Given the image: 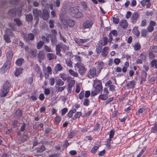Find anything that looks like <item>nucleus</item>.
Listing matches in <instances>:
<instances>
[{
	"label": "nucleus",
	"mask_w": 157,
	"mask_h": 157,
	"mask_svg": "<svg viewBox=\"0 0 157 157\" xmlns=\"http://www.w3.org/2000/svg\"><path fill=\"white\" fill-rule=\"evenodd\" d=\"M102 87L101 84H99L95 88V90L97 91L98 92L101 91L102 89Z\"/></svg>",
	"instance_id": "obj_35"
},
{
	"label": "nucleus",
	"mask_w": 157,
	"mask_h": 157,
	"mask_svg": "<svg viewBox=\"0 0 157 157\" xmlns=\"http://www.w3.org/2000/svg\"><path fill=\"white\" fill-rule=\"evenodd\" d=\"M135 83V82L134 80L131 81L128 83L126 86L128 87V88H132L134 86Z\"/></svg>",
	"instance_id": "obj_24"
},
{
	"label": "nucleus",
	"mask_w": 157,
	"mask_h": 157,
	"mask_svg": "<svg viewBox=\"0 0 157 157\" xmlns=\"http://www.w3.org/2000/svg\"><path fill=\"white\" fill-rule=\"evenodd\" d=\"M75 67L78 68V71L79 74L81 75H83L86 72V69L85 68L83 64H78L75 65Z\"/></svg>",
	"instance_id": "obj_2"
},
{
	"label": "nucleus",
	"mask_w": 157,
	"mask_h": 157,
	"mask_svg": "<svg viewBox=\"0 0 157 157\" xmlns=\"http://www.w3.org/2000/svg\"><path fill=\"white\" fill-rule=\"evenodd\" d=\"M157 60L156 59H154L152 60L151 63V64L152 67H155V68H157Z\"/></svg>",
	"instance_id": "obj_32"
},
{
	"label": "nucleus",
	"mask_w": 157,
	"mask_h": 157,
	"mask_svg": "<svg viewBox=\"0 0 157 157\" xmlns=\"http://www.w3.org/2000/svg\"><path fill=\"white\" fill-rule=\"evenodd\" d=\"M23 69L19 68L17 69L14 72V75L16 76H18L21 73Z\"/></svg>",
	"instance_id": "obj_27"
},
{
	"label": "nucleus",
	"mask_w": 157,
	"mask_h": 157,
	"mask_svg": "<svg viewBox=\"0 0 157 157\" xmlns=\"http://www.w3.org/2000/svg\"><path fill=\"white\" fill-rule=\"evenodd\" d=\"M51 41L52 45H54L56 43V40L55 36H53L51 38Z\"/></svg>",
	"instance_id": "obj_45"
},
{
	"label": "nucleus",
	"mask_w": 157,
	"mask_h": 157,
	"mask_svg": "<svg viewBox=\"0 0 157 157\" xmlns=\"http://www.w3.org/2000/svg\"><path fill=\"white\" fill-rule=\"evenodd\" d=\"M16 114L18 117H21L22 115L21 111L20 110H17L16 112Z\"/></svg>",
	"instance_id": "obj_61"
},
{
	"label": "nucleus",
	"mask_w": 157,
	"mask_h": 157,
	"mask_svg": "<svg viewBox=\"0 0 157 157\" xmlns=\"http://www.w3.org/2000/svg\"><path fill=\"white\" fill-rule=\"evenodd\" d=\"M10 86V82L6 81L4 84L3 89L1 90L2 96L5 97L7 95L9 90V88Z\"/></svg>",
	"instance_id": "obj_1"
},
{
	"label": "nucleus",
	"mask_w": 157,
	"mask_h": 157,
	"mask_svg": "<svg viewBox=\"0 0 157 157\" xmlns=\"http://www.w3.org/2000/svg\"><path fill=\"white\" fill-rule=\"evenodd\" d=\"M135 50L137 51L139 50L141 48V46L139 43H136L134 46Z\"/></svg>",
	"instance_id": "obj_28"
},
{
	"label": "nucleus",
	"mask_w": 157,
	"mask_h": 157,
	"mask_svg": "<svg viewBox=\"0 0 157 157\" xmlns=\"http://www.w3.org/2000/svg\"><path fill=\"white\" fill-rule=\"evenodd\" d=\"M63 67L61 65L59 64H57L54 68V71L56 73H57L58 71L62 70Z\"/></svg>",
	"instance_id": "obj_14"
},
{
	"label": "nucleus",
	"mask_w": 157,
	"mask_h": 157,
	"mask_svg": "<svg viewBox=\"0 0 157 157\" xmlns=\"http://www.w3.org/2000/svg\"><path fill=\"white\" fill-rule=\"evenodd\" d=\"M75 59L77 62L75 65H76L78 64H82V63H81V59L80 57L79 56H76L75 57Z\"/></svg>",
	"instance_id": "obj_34"
},
{
	"label": "nucleus",
	"mask_w": 157,
	"mask_h": 157,
	"mask_svg": "<svg viewBox=\"0 0 157 157\" xmlns=\"http://www.w3.org/2000/svg\"><path fill=\"white\" fill-rule=\"evenodd\" d=\"M101 47H100L99 48H97L96 49V51L97 54H99L101 52V51H102L101 47L102 46V43H101Z\"/></svg>",
	"instance_id": "obj_58"
},
{
	"label": "nucleus",
	"mask_w": 157,
	"mask_h": 157,
	"mask_svg": "<svg viewBox=\"0 0 157 157\" xmlns=\"http://www.w3.org/2000/svg\"><path fill=\"white\" fill-rule=\"evenodd\" d=\"M27 135L25 134L22 137H19L18 138V140H20L22 142H24L27 140Z\"/></svg>",
	"instance_id": "obj_38"
},
{
	"label": "nucleus",
	"mask_w": 157,
	"mask_h": 157,
	"mask_svg": "<svg viewBox=\"0 0 157 157\" xmlns=\"http://www.w3.org/2000/svg\"><path fill=\"white\" fill-rule=\"evenodd\" d=\"M4 39L5 40L7 43H10L11 42V40L7 34H5L4 35Z\"/></svg>",
	"instance_id": "obj_48"
},
{
	"label": "nucleus",
	"mask_w": 157,
	"mask_h": 157,
	"mask_svg": "<svg viewBox=\"0 0 157 157\" xmlns=\"http://www.w3.org/2000/svg\"><path fill=\"white\" fill-rule=\"evenodd\" d=\"M101 144L100 143L97 144L95 145L93 147L91 150V152L92 153H94L96 152V151L98 150V148L101 146Z\"/></svg>",
	"instance_id": "obj_15"
},
{
	"label": "nucleus",
	"mask_w": 157,
	"mask_h": 157,
	"mask_svg": "<svg viewBox=\"0 0 157 157\" xmlns=\"http://www.w3.org/2000/svg\"><path fill=\"white\" fill-rule=\"evenodd\" d=\"M46 149L45 147L44 146L42 145L40 147H38L36 149L37 152L41 153L44 151Z\"/></svg>",
	"instance_id": "obj_26"
},
{
	"label": "nucleus",
	"mask_w": 157,
	"mask_h": 157,
	"mask_svg": "<svg viewBox=\"0 0 157 157\" xmlns=\"http://www.w3.org/2000/svg\"><path fill=\"white\" fill-rule=\"evenodd\" d=\"M138 15V13L137 12L134 13L132 14L131 17V20L132 22H134L137 19Z\"/></svg>",
	"instance_id": "obj_17"
},
{
	"label": "nucleus",
	"mask_w": 157,
	"mask_h": 157,
	"mask_svg": "<svg viewBox=\"0 0 157 157\" xmlns=\"http://www.w3.org/2000/svg\"><path fill=\"white\" fill-rule=\"evenodd\" d=\"M16 11V9L15 8L11 9L9 11L8 14L11 16L14 17L15 16Z\"/></svg>",
	"instance_id": "obj_19"
},
{
	"label": "nucleus",
	"mask_w": 157,
	"mask_h": 157,
	"mask_svg": "<svg viewBox=\"0 0 157 157\" xmlns=\"http://www.w3.org/2000/svg\"><path fill=\"white\" fill-rule=\"evenodd\" d=\"M88 40L87 39H78L77 40L75 41L76 43L78 45L81 44V43H85L87 42Z\"/></svg>",
	"instance_id": "obj_22"
},
{
	"label": "nucleus",
	"mask_w": 157,
	"mask_h": 157,
	"mask_svg": "<svg viewBox=\"0 0 157 157\" xmlns=\"http://www.w3.org/2000/svg\"><path fill=\"white\" fill-rule=\"evenodd\" d=\"M26 20L29 22H31L33 19V17L32 14H29L26 16Z\"/></svg>",
	"instance_id": "obj_36"
},
{
	"label": "nucleus",
	"mask_w": 157,
	"mask_h": 157,
	"mask_svg": "<svg viewBox=\"0 0 157 157\" xmlns=\"http://www.w3.org/2000/svg\"><path fill=\"white\" fill-rule=\"evenodd\" d=\"M33 13L35 17L38 19L39 17H40L42 12L40 10H38L37 9H33Z\"/></svg>",
	"instance_id": "obj_6"
},
{
	"label": "nucleus",
	"mask_w": 157,
	"mask_h": 157,
	"mask_svg": "<svg viewBox=\"0 0 157 157\" xmlns=\"http://www.w3.org/2000/svg\"><path fill=\"white\" fill-rule=\"evenodd\" d=\"M66 62L67 65L69 67H72V62L70 58L67 59L66 60Z\"/></svg>",
	"instance_id": "obj_33"
},
{
	"label": "nucleus",
	"mask_w": 157,
	"mask_h": 157,
	"mask_svg": "<svg viewBox=\"0 0 157 157\" xmlns=\"http://www.w3.org/2000/svg\"><path fill=\"white\" fill-rule=\"evenodd\" d=\"M147 31L146 29H143L141 32V35L142 36L145 37L147 35Z\"/></svg>",
	"instance_id": "obj_53"
},
{
	"label": "nucleus",
	"mask_w": 157,
	"mask_h": 157,
	"mask_svg": "<svg viewBox=\"0 0 157 157\" xmlns=\"http://www.w3.org/2000/svg\"><path fill=\"white\" fill-rule=\"evenodd\" d=\"M61 23L63 25V27L65 29H68L67 21H66V20H65L61 22Z\"/></svg>",
	"instance_id": "obj_43"
},
{
	"label": "nucleus",
	"mask_w": 157,
	"mask_h": 157,
	"mask_svg": "<svg viewBox=\"0 0 157 157\" xmlns=\"http://www.w3.org/2000/svg\"><path fill=\"white\" fill-rule=\"evenodd\" d=\"M132 33L133 34L136 35L138 37L140 35V32L137 29V28L136 27H135L133 28L132 30Z\"/></svg>",
	"instance_id": "obj_29"
},
{
	"label": "nucleus",
	"mask_w": 157,
	"mask_h": 157,
	"mask_svg": "<svg viewBox=\"0 0 157 157\" xmlns=\"http://www.w3.org/2000/svg\"><path fill=\"white\" fill-rule=\"evenodd\" d=\"M156 25V23L155 21H150L149 24L147 27V30L149 32H152L154 29V26Z\"/></svg>",
	"instance_id": "obj_9"
},
{
	"label": "nucleus",
	"mask_w": 157,
	"mask_h": 157,
	"mask_svg": "<svg viewBox=\"0 0 157 157\" xmlns=\"http://www.w3.org/2000/svg\"><path fill=\"white\" fill-rule=\"evenodd\" d=\"M64 83L62 81L61 79H59L57 81L56 84L59 86H62L64 84Z\"/></svg>",
	"instance_id": "obj_44"
},
{
	"label": "nucleus",
	"mask_w": 157,
	"mask_h": 157,
	"mask_svg": "<svg viewBox=\"0 0 157 157\" xmlns=\"http://www.w3.org/2000/svg\"><path fill=\"white\" fill-rule=\"evenodd\" d=\"M6 34H7V35H10L12 36L13 35L12 34H13V33H12V31L11 29H6Z\"/></svg>",
	"instance_id": "obj_50"
},
{
	"label": "nucleus",
	"mask_w": 157,
	"mask_h": 157,
	"mask_svg": "<svg viewBox=\"0 0 157 157\" xmlns=\"http://www.w3.org/2000/svg\"><path fill=\"white\" fill-rule=\"evenodd\" d=\"M38 58L41 59H43L45 57L44 52L42 50L39 51L38 54Z\"/></svg>",
	"instance_id": "obj_20"
},
{
	"label": "nucleus",
	"mask_w": 157,
	"mask_h": 157,
	"mask_svg": "<svg viewBox=\"0 0 157 157\" xmlns=\"http://www.w3.org/2000/svg\"><path fill=\"white\" fill-rule=\"evenodd\" d=\"M47 57L48 59L51 60L52 59H56V56L52 53H48L47 54Z\"/></svg>",
	"instance_id": "obj_11"
},
{
	"label": "nucleus",
	"mask_w": 157,
	"mask_h": 157,
	"mask_svg": "<svg viewBox=\"0 0 157 157\" xmlns=\"http://www.w3.org/2000/svg\"><path fill=\"white\" fill-rule=\"evenodd\" d=\"M14 21L15 22L18 26H19L21 24V22L19 19L17 18L14 19Z\"/></svg>",
	"instance_id": "obj_55"
},
{
	"label": "nucleus",
	"mask_w": 157,
	"mask_h": 157,
	"mask_svg": "<svg viewBox=\"0 0 157 157\" xmlns=\"http://www.w3.org/2000/svg\"><path fill=\"white\" fill-rule=\"evenodd\" d=\"M147 74L146 72L144 70L142 71L141 72V82L145 81L146 80V77Z\"/></svg>",
	"instance_id": "obj_16"
},
{
	"label": "nucleus",
	"mask_w": 157,
	"mask_h": 157,
	"mask_svg": "<svg viewBox=\"0 0 157 157\" xmlns=\"http://www.w3.org/2000/svg\"><path fill=\"white\" fill-rule=\"evenodd\" d=\"M109 92L108 90V89L107 88H105L103 90V92L102 94H106L108 96V94Z\"/></svg>",
	"instance_id": "obj_62"
},
{
	"label": "nucleus",
	"mask_w": 157,
	"mask_h": 157,
	"mask_svg": "<svg viewBox=\"0 0 157 157\" xmlns=\"http://www.w3.org/2000/svg\"><path fill=\"white\" fill-rule=\"evenodd\" d=\"M42 14H41L40 18L45 20H47L49 17V13L48 11L45 9H44L42 10Z\"/></svg>",
	"instance_id": "obj_5"
},
{
	"label": "nucleus",
	"mask_w": 157,
	"mask_h": 157,
	"mask_svg": "<svg viewBox=\"0 0 157 157\" xmlns=\"http://www.w3.org/2000/svg\"><path fill=\"white\" fill-rule=\"evenodd\" d=\"M108 96L104 94H101L99 97V98L102 100H106L108 98Z\"/></svg>",
	"instance_id": "obj_39"
},
{
	"label": "nucleus",
	"mask_w": 157,
	"mask_h": 157,
	"mask_svg": "<svg viewBox=\"0 0 157 157\" xmlns=\"http://www.w3.org/2000/svg\"><path fill=\"white\" fill-rule=\"evenodd\" d=\"M54 21L53 20H50L49 21V27L50 28H53L54 27Z\"/></svg>",
	"instance_id": "obj_49"
},
{
	"label": "nucleus",
	"mask_w": 157,
	"mask_h": 157,
	"mask_svg": "<svg viewBox=\"0 0 157 157\" xmlns=\"http://www.w3.org/2000/svg\"><path fill=\"white\" fill-rule=\"evenodd\" d=\"M99 93L96 90H94L92 91L91 94V96L92 97L94 96L97 94Z\"/></svg>",
	"instance_id": "obj_60"
},
{
	"label": "nucleus",
	"mask_w": 157,
	"mask_h": 157,
	"mask_svg": "<svg viewBox=\"0 0 157 157\" xmlns=\"http://www.w3.org/2000/svg\"><path fill=\"white\" fill-rule=\"evenodd\" d=\"M68 25L70 27L73 26L75 25V21L72 20H69L67 21Z\"/></svg>",
	"instance_id": "obj_30"
},
{
	"label": "nucleus",
	"mask_w": 157,
	"mask_h": 157,
	"mask_svg": "<svg viewBox=\"0 0 157 157\" xmlns=\"http://www.w3.org/2000/svg\"><path fill=\"white\" fill-rule=\"evenodd\" d=\"M89 100L87 99H86L84 100L83 102V105L85 106H88L89 105Z\"/></svg>",
	"instance_id": "obj_63"
},
{
	"label": "nucleus",
	"mask_w": 157,
	"mask_h": 157,
	"mask_svg": "<svg viewBox=\"0 0 157 157\" xmlns=\"http://www.w3.org/2000/svg\"><path fill=\"white\" fill-rule=\"evenodd\" d=\"M44 48L45 50L47 52H52V49L47 45H44Z\"/></svg>",
	"instance_id": "obj_40"
},
{
	"label": "nucleus",
	"mask_w": 157,
	"mask_h": 157,
	"mask_svg": "<svg viewBox=\"0 0 157 157\" xmlns=\"http://www.w3.org/2000/svg\"><path fill=\"white\" fill-rule=\"evenodd\" d=\"M109 50V48L108 47H104L102 50L101 55L103 56L106 57L108 54V51Z\"/></svg>",
	"instance_id": "obj_13"
},
{
	"label": "nucleus",
	"mask_w": 157,
	"mask_h": 157,
	"mask_svg": "<svg viewBox=\"0 0 157 157\" xmlns=\"http://www.w3.org/2000/svg\"><path fill=\"white\" fill-rule=\"evenodd\" d=\"M120 26L123 28H126L128 26V24L125 20H122L120 23Z\"/></svg>",
	"instance_id": "obj_12"
},
{
	"label": "nucleus",
	"mask_w": 157,
	"mask_h": 157,
	"mask_svg": "<svg viewBox=\"0 0 157 157\" xmlns=\"http://www.w3.org/2000/svg\"><path fill=\"white\" fill-rule=\"evenodd\" d=\"M55 122L56 124H58L61 121V118L59 116H57L55 119Z\"/></svg>",
	"instance_id": "obj_54"
},
{
	"label": "nucleus",
	"mask_w": 157,
	"mask_h": 157,
	"mask_svg": "<svg viewBox=\"0 0 157 157\" xmlns=\"http://www.w3.org/2000/svg\"><path fill=\"white\" fill-rule=\"evenodd\" d=\"M145 110V109L144 108H140L137 112L136 113V114L138 115L140 113H142L144 112Z\"/></svg>",
	"instance_id": "obj_46"
},
{
	"label": "nucleus",
	"mask_w": 157,
	"mask_h": 157,
	"mask_svg": "<svg viewBox=\"0 0 157 157\" xmlns=\"http://www.w3.org/2000/svg\"><path fill=\"white\" fill-rule=\"evenodd\" d=\"M10 61H7L4 63L3 67L6 68V69L8 70L10 67Z\"/></svg>",
	"instance_id": "obj_37"
},
{
	"label": "nucleus",
	"mask_w": 157,
	"mask_h": 157,
	"mask_svg": "<svg viewBox=\"0 0 157 157\" xmlns=\"http://www.w3.org/2000/svg\"><path fill=\"white\" fill-rule=\"evenodd\" d=\"M13 56V51H9L7 52L6 53V57L7 61H10L12 59Z\"/></svg>",
	"instance_id": "obj_10"
},
{
	"label": "nucleus",
	"mask_w": 157,
	"mask_h": 157,
	"mask_svg": "<svg viewBox=\"0 0 157 157\" xmlns=\"http://www.w3.org/2000/svg\"><path fill=\"white\" fill-rule=\"evenodd\" d=\"M151 52L155 53H157V46L155 45L153 46L151 49Z\"/></svg>",
	"instance_id": "obj_56"
},
{
	"label": "nucleus",
	"mask_w": 157,
	"mask_h": 157,
	"mask_svg": "<svg viewBox=\"0 0 157 157\" xmlns=\"http://www.w3.org/2000/svg\"><path fill=\"white\" fill-rule=\"evenodd\" d=\"M61 47V45L60 44H58L56 45V54L58 55H59V56H62L61 54L60 53V52L61 51L60 48Z\"/></svg>",
	"instance_id": "obj_21"
},
{
	"label": "nucleus",
	"mask_w": 157,
	"mask_h": 157,
	"mask_svg": "<svg viewBox=\"0 0 157 157\" xmlns=\"http://www.w3.org/2000/svg\"><path fill=\"white\" fill-rule=\"evenodd\" d=\"M93 24V23L92 21L86 20L83 23V27L84 29L90 28L92 26Z\"/></svg>",
	"instance_id": "obj_7"
},
{
	"label": "nucleus",
	"mask_w": 157,
	"mask_h": 157,
	"mask_svg": "<svg viewBox=\"0 0 157 157\" xmlns=\"http://www.w3.org/2000/svg\"><path fill=\"white\" fill-rule=\"evenodd\" d=\"M59 75L63 80L65 81L67 80V76L66 74L63 73L60 74Z\"/></svg>",
	"instance_id": "obj_41"
},
{
	"label": "nucleus",
	"mask_w": 157,
	"mask_h": 157,
	"mask_svg": "<svg viewBox=\"0 0 157 157\" xmlns=\"http://www.w3.org/2000/svg\"><path fill=\"white\" fill-rule=\"evenodd\" d=\"M37 51L36 49H31L29 53V55L31 58L36 57V56Z\"/></svg>",
	"instance_id": "obj_8"
},
{
	"label": "nucleus",
	"mask_w": 157,
	"mask_h": 157,
	"mask_svg": "<svg viewBox=\"0 0 157 157\" xmlns=\"http://www.w3.org/2000/svg\"><path fill=\"white\" fill-rule=\"evenodd\" d=\"M41 38L43 40V41L44 42V43H45V42L48 43L50 41V40L48 37H46L44 36H43L41 37Z\"/></svg>",
	"instance_id": "obj_42"
},
{
	"label": "nucleus",
	"mask_w": 157,
	"mask_h": 157,
	"mask_svg": "<svg viewBox=\"0 0 157 157\" xmlns=\"http://www.w3.org/2000/svg\"><path fill=\"white\" fill-rule=\"evenodd\" d=\"M44 44V42L40 40L36 44V48L38 49H40L43 46Z\"/></svg>",
	"instance_id": "obj_23"
},
{
	"label": "nucleus",
	"mask_w": 157,
	"mask_h": 157,
	"mask_svg": "<svg viewBox=\"0 0 157 157\" xmlns=\"http://www.w3.org/2000/svg\"><path fill=\"white\" fill-rule=\"evenodd\" d=\"M96 76V70L94 67L91 68L89 70L88 76L90 78H92Z\"/></svg>",
	"instance_id": "obj_3"
},
{
	"label": "nucleus",
	"mask_w": 157,
	"mask_h": 157,
	"mask_svg": "<svg viewBox=\"0 0 157 157\" xmlns=\"http://www.w3.org/2000/svg\"><path fill=\"white\" fill-rule=\"evenodd\" d=\"M151 132L156 133L157 132V124H155L154 126L152 128Z\"/></svg>",
	"instance_id": "obj_47"
},
{
	"label": "nucleus",
	"mask_w": 157,
	"mask_h": 157,
	"mask_svg": "<svg viewBox=\"0 0 157 157\" xmlns=\"http://www.w3.org/2000/svg\"><path fill=\"white\" fill-rule=\"evenodd\" d=\"M24 59L22 58H20L17 59L16 62V64L19 66L21 65L22 64Z\"/></svg>",
	"instance_id": "obj_31"
},
{
	"label": "nucleus",
	"mask_w": 157,
	"mask_h": 157,
	"mask_svg": "<svg viewBox=\"0 0 157 157\" xmlns=\"http://www.w3.org/2000/svg\"><path fill=\"white\" fill-rule=\"evenodd\" d=\"M34 35L30 33L27 35L24 34V39L26 42H29L30 40H33L34 39Z\"/></svg>",
	"instance_id": "obj_4"
},
{
	"label": "nucleus",
	"mask_w": 157,
	"mask_h": 157,
	"mask_svg": "<svg viewBox=\"0 0 157 157\" xmlns=\"http://www.w3.org/2000/svg\"><path fill=\"white\" fill-rule=\"evenodd\" d=\"M69 11L72 13L76 14L78 12V10L75 7H71L68 9Z\"/></svg>",
	"instance_id": "obj_18"
},
{
	"label": "nucleus",
	"mask_w": 157,
	"mask_h": 157,
	"mask_svg": "<svg viewBox=\"0 0 157 157\" xmlns=\"http://www.w3.org/2000/svg\"><path fill=\"white\" fill-rule=\"evenodd\" d=\"M65 87V86H63L62 87H56V91L57 92H59V91H62L63 90H64Z\"/></svg>",
	"instance_id": "obj_51"
},
{
	"label": "nucleus",
	"mask_w": 157,
	"mask_h": 157,
	"mask_svg": "<svg viewBox=\"0 0 157 157\" xmlns=\"http://www.w3.org/2000/svg\"><path fill=\"white\" fill-rule=\"evenodd\" d=\"M76 17L77 18H80L83 16V14L81 12H79L76 13Z\"/></svg>",
	"instance_id": "obj_64"
},
{
	"label": "nucleus",
	"mask_w": 157,
	"mask_h": 157,
	"mask_svg": "<svg viewBox=\"0 0 157 157\" xmlns=\"http://www.w3.org/2000/svg\"><path fill=\"white\" fill-rule=\"evenodd\" d=\"M104 41L103 45L105 46L107 44L108 42V39L107 37H104L103 38Z\"/></svg>",
	"instance_id": "obj_59"
},
{
	"label": "nucleus",
	"mask_w": 157,
	"mask_h": 157,
	"mask_svg": "<svg viewBox=\"0 0 157 157\" xmlns=\"http://www.w3.org/2000/svg\"><path fill=\"white\" fill-rule=\"evenodd\" d=\"M149 56L150 58L151 59H153L155 57V54H153L151 52H149Z\"/></svg>",
	"instance_id": "obj_57"
},
{
	"label": "nucleus",
	"mask_w": 157,
	"mask_h": 157,
	"mask_svg": "<svg viewBox=\"0 0 157 157\" xmlns=\"http://www.w3.org/2000/svg\"><path fill=\"white\" fill-rule=\"evenodd\" d=\"M111 140V139L110 138H109L107 139L106 146L109 148L111 147L110 142Z\"/></svg>",
	"instance_id": "obj_52"
},
{
	"label": "nucleus",
	"mask_w": 157,
	"mask_h": 157,
	"mask_svg": "<svg viewBox=\"0 0 157 157\" xmlns=\"http://www.w3.org/2000/svg\"><path fill=\"white\" fill-rule=\"evenodd\" d=\"M68 71L70 75L71 76L75 77H78V73L76 72H75L73 71L71 69H69Z\"/></svg>",
	"instance_id": "obj_25"
}]
</instances>
